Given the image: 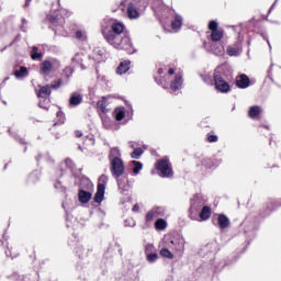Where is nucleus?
<instances>
[{
	"label": "nucleus",
	"mask_w": 281,
	"mask_h": 281,
	"mask_svg": "<svg viewBox=\"0 0 281 281\" xmlns=\"http://www.w3.org/2000/svg\"><path fill=\"white\" fill-rule=\"evenodd\" d=\"M126 31V25L124 23L115 20L109 26L101 27V34L103 38L115 47V49H128L131 47V37L124 35Z\"/></svg>",
	"instance_id": "f257e3e1"
},
{
	"label": "nucleus",
	"mask_w": 281,
	"mask_h": 281,
	"mask_svg": "<svg viewBox=\"0 0 281 281\" xmlns=\"http://www.w3.org/2000/svg\"><path fill=\"white\" fill-rule=\"evenodd\" d=\"M63 87V79H58L53 81L50 85L45 86H38V89L35 90V93L37 98L40 99H47L49 95H52V90L57 91V89H60Z\"/></svg>",
	"instance_id": "f03ea898"
},
{
	"label": "nucleus",
	"mask_w": 281,
	"mask_h": 281,
	"mask_svg": "<svg viewBox=\"0 0 281 281\" xmlns=\"http://www.w3.org/2000/svg\"><path fill=\"white\" fill-rule=\"evenodd\" d=\"M205 207V201L200 195H194L191 199V204L189 209V217L191 221L199 220V212Z\"/></svg>",
	"instance_id": "7ed1b4c3"
},
{
	"label": "nucleus",
	"mask_w": 281,
	"mask_h": 281,
	"mask_svg": "<svg viewBox=\"0 0 281 281\" xmlns=\"http://www.w3.org/2000/svg\"><path fill=\"white\" fill-rule=\"evenodd\" d=\"M144 8H146V5H144L143 0H134L130 2L126 9L127 19H131V21L139 19V16H142L139 11L144 10Z\"/></svg>",
	"instance_id": "20e7f679"
},
{
	"label": "nucleus",
	"mask_w": 281,
	"mask_h": 281,
	"mask_svg": "<svg viewBox=\"0 0 281 281\" xmlns=\"http://www.w3.org/2000/svg\"><path fill=\"white\" fill-rule=\"evenodd\" d=\"M215 89L220 91V93H229L232 91V86L229 82L223 79V74L221 69H215L213 74Z\"/></svg>",
	"instance_id": "39448f33"
},
{
	"label": "nucleus",
	"mask_w": 281,
	"mask_h": 281,
	"mask_svg": "<svg viewBox=\"0 0 281 281\" xmlns=\"http://www.w3.org/2000/svg\"><path fill=\"white\" fill-rule=\"evenodd\" d=\"M106 183H109V177L106 175L100 176L97 186V192L94 194V203H102L104 201V192L106 191Z\"/></svg>",
	"instance_id": "423d86ee"
},
{
	"label": "nucleus",
	"mask_w": 281,
	"mask_h": 281,
	"mask_svg": "<svg viewBox=\"0 0 281 281\" xmlns=\"http://www.w3.org/2000/svg\"><path fill=\"white\" fill-rule=\"evenodd\" d=\"M207 29L211 32L210 38L212 43H218L223 41V37L225 36V31L223 29H218V22L215 20H211L209 22Z\"/></svg>",
	"instance_id": "0eeeda50"
},
{
	"label": "nucleus",
	"mask_w": 281,
	"mask_h": 281,
	"mask_svg": "<svg viewBox=\"0 0 281 281\" xmlns=\"http://www.w3.org/2000/svg\"><path fill=\"white\" fill-rule=\"evenodd\" d=\"M156 170L160 172V177H172L173 171H172V164H170V160L164 158L160 159L156 162Z\"/></svg>",
	"instance_id": "6e6552de"
},
{
	"label": "nucleus",
	"mask_w": 281,
	"mask_h": 281,
	"mask_svg": "<svg viewBox=\"0 0 281 281\" xmlns=\"http://www.w3.org/2000/svg\"><path fill=\"white\" fill-rule=\"evenodd\" d=\"M111 172L116 179H120V177L124 175V161H122V158H113V160L111 161Z\"/></svg>",
	"instance_id": "1a4fd4ad"
},
{
	"label": "nucleus",
	"mask_w": 281,
	"mask_h": 281,
	"mask_svg": "<svg viewBox=\"0 0 281 281\" xmlns=\"http://www.w3.org/2000/svg\"><path fill=\"white\" fill-rule=\"evenodd\" d=\"M166 214V210L161 206H154L149 210L145 215V223L150 224L155 218H159V216H164Z\"/></svg>",
	"instance_id": "9d476101"
},
{
	"label": "nucleus",
	"mask_w": 281,
	"mask_h": 281,
	"mask_svg": "<svg viewBox=\"0 0 281 281\" xmlns=\"http://www.w3.org/2000/svg\"><path fill=\"white\" fill-rule=\"evenodd\" d=\"M168 247L176 254H183L186 251V239L183 237H175L169 241Z\"/></svg>",
	"instance_id": "9b49d317"
},
{
	"label": "nucleus",
	"mask_w": 281,
	"mask_h": 281,
	"mask_svg": "<svg viewBox=\"0 0 281 281\" xmlns=\"http://www.w3.org/2000/svg\"><path fill=\"white\" fill-rule=\"evenodd\" d=\"M0 251H4L8 258H16L19 256V252L12 251V246H10V241L5 235L0 238Z\"/></svg>",
	"instance_id": "f8f14e48"
},
{
	"label": "nucleus",
	"mask_w": 281,
	"mask_h": 281,
	"mask_svg": "<svg viewBox=\"0 0 281 281\" xmlns=\"http://www.w3.org/2000/svg\"><path fill=\"white\" fill-rule=\"evenodd\" d=\"M47 21L53 25V27H58L65 25V18L60 13H52L47 15Z\"/></svg>",
	"instance_id": "ddd939ff"
},
{
	"label": "nucleus",
	"mask_w": 281,
	"mask_h": 281,
	"mask_svg": "<svg viewBox=\"0 0 281 281\" xmlns=\"http://www.w3.org/2000/svg\"><path fill=\"white\" fill-rule=\"evenodd\" d=\"M251 85V79L245 74L236 77V87L238 89H247Z\"/></svg>",
	"instance_id": "4468645a"
},
{
	"label": "nucleus",
	"mask_w": 281,
	"mask_h": 281,
	"mask_svg": "<svg viewBox=\"0 0 281 281\" xmlns=\"http://www.w3.org/2000/svg\"><path fill=\"white\" fill-rule=\"evenodd\" d=\"M40 71L42 76H49L54 71V64L50 60H44L40 64Z\"/></svg>",
	"instance_id": "2eb2a0df"
},
{
	"label": "nucleus",
	"mask_w": 281,
	"mask_h": 281,
	"mask_svg": "<svg viewBox=\"0 0 281 281\" xmlns=\"http://www.w3.org/2000/svg\"><path fill=\"white\" fill-rule=\"evenodd\" d=\"M183 87V75L181 72L176 74L175 79L170 83L172 91H179Z\"/></svg>",
	"instance_id": "dca6fc26"
},
{
	"label": "nucleus",
	"mask_w": 281,
	"mask_h": 281,
	"mask_svg": "<svg viewBox=\"0 0 281 281\" xmlns=\"http://www.w3.org/2000/svg\"><path fill=\"white\" fill-rule=\"evenodd\" d=\"M212 217V207L204 205L201 211L198 213V220L196 221H210Z\"/></svg>",
	"instance_id": "f3484780"
},
{
	"label": "nucleus",
	"mask_w": 281,
	"mask_h": 281,
	"mask_svg": "<svg viewBox=\"0 0 281 281\" xmlns=\"http://www.w3.org/2000/svg\"><path fill=\"white\" fill-rule=\"evenodd\" d=\"M82 94L72 92L69 98V106H80L82 104Z\"/></svg>",
	"instance_id": "a211bd4d"
},
{
	"label": "nucleus",
	"mask_w": 281,
	"mask_h": 281,
	"mask_svg": "<svg viewBox=\"0 0 281 281\" xmlns=\"http://www.w3.org/2000/svg\"><path fill=\"white\" fill-rule=\"evenodd\" d=\"M93 196V193L90 191H85L83 189H80L78 192V199L79 203H89Z\"/></svg>",
	"instance_id": "6ab92c4d"
},
{
	"label": "nucleus",
	"mask_w": 281,
	"mask_h": 281,
	"mask_svg": "<svg viewBox=\"0 0 281 281\" xmlns=\"http://www.w3.org/2000/svg\"><path fill=\"white\" fill-rule=\"evenodd\" d=\"M183 26V18L179 14H176L173 20L171 21V29L173 32H179Z\"/></svg>",
	"instance_id": "aec40b11"
},
{
	"label": "nucleus",
	"mask_w": 281,
	"mask_h": 281,
	"mask_svg": "<svg viewBox=\"0 0 281 281\" xmlns=\"http://www.w3.org/2000/svg\"><path fill=\"white\" fill-rule=\"evenodd\" d=\"M261 113L262 108H260V105H252L249 108L248 116L250 117V120H257V117H259Z\"/></svg>",
	"instance_id": "412c9836"
},
{
	"label": "nucleus",
	"mask_w": 281,
	"mask_h": 281,
	"mask_svg": "<svg viewBox=\"0 0 281 281\" xmlns=\"http://www.w3.org/2000/svg\"><path fill=\"white\" fill-rule=\"evenodd\" d=\"M217 224L220 229H227V227H229V217L225 214H220L217 216Z\"/></svg>",
	"instance_id": "4be33fe9"
},
{
	"label": "nucleus",
	"mask_w": 281,
	"mask_h": 281,
	"mask_svg": "<svg viewBox=\"0 0 281 281\" xmlns=\"http://www.w3.org/2000/svg\"><path fill=\"white\" fill-rule=\"evenodd\" d=\"M203 45L205 49H211L215 56H223V53L225 52V48L216 47V45H210L207 42H204Z\"/></svg>",
	"instance_id": "5701e85b"
},
{
	"label": "nucleus",
	"mask_w": 281,
	"mask_h": 281,
	"mask_svg": "<svg viewBox=\"0 0 281 281\" xmlns=\"http://www.w3.org/2000/svg\"><path fill=\"white\" fill-rule=\"evenodd\" d=\"M128 69H131V60L121 61L116 68V74H119V76H123V74H126Z\"/></svg>",
	"instance_id": "b1692460"
},
{
	"label": "nucleus",
	"mask_w": 281,
	"mask_h": 281,
	"mask_svg": "<svg viewBox=\"0 0 281 281\" xmlns=\"http://www.w3.org/2000/svg\"><path fill=\"white\" fill-rule=\"evenodd\" d=\"M56 117H57V122H55L53 124V128L49 130V131H52V133H54V131L57 126H63V124H65V113L63 111H58L56 113Z\"/></svg>",
	"instance_id": "393cba45"
},
{
	"label": "nucleus",
	"mask_w": 281,
	"mask_h": 281,
	"mask_svg": "<svg viewBox=\"0 0 281 281\" xmlns=\"http://www.w3.org/2000/svg\"><path fill=\"white\" fill-rule=\"evenodd\" d=\"M106 106H109V101L105 97H102V99L97 102V109H99L101 113H109Z\"/></svg>",
	"instance_id": "a878e982"
},
{
	"label": "nucleus",
	"mask_w": 281,
	"mask_h": 281,
	"mask_svg": "<svg viewBox=\"0 0 281 281\" xmlns=\"http://www.w3.org/2000/svg\"><path fill=\"white\" fill-rule=\"evenodd\" d=\"M166 227H168V222H166V220H164V218H158V220H156V222H155V228H156L158 232H164V229H166Z\"/></svg>",
	"instance_id": "bb28decb"
},
{
	"label": "nucleus",
	"mask_w": 281,
	"mask_h": 281,
	"mask_svg": "<svg viewBox=\"0 0 281 281\" xmlns=\"http://www.w3.org/2000/svg\"><path fill=\"white\" fill-rule=\"evenodd\" d=\"M32 60H43V53H38V47L33 46L31 52Z\"/></svg>",
	"instance_id": "cd10ccee"
},
{
	"label": "nucleus",
	"mask_w": 281,
	"mask_h": 281,
	"mask_svg": "<svg viewBox=\"0 0 281 281\" xmlns=\"http://www.w3.org/2000/svg\"><path fill=\"white\" fill-rule=\"evenodd\" d=\"M159 255L168 260H172L175 258V255L168 248H161Z\"/></svg>",
	"instance_id": "c85d7f7f"
},
{
	"label": "nucleus",
	"mask_w": 281,
	"mask_h": 281,
	"mask_svg": "<svg viewBox=\"0 0 281 281\" xmlns=\"http://www.w3.org/2000/svg\"><path fill=\"white\" fill-rule=\"evenodd\" d=\"M114 115H115L116 122H122V120L126 117V112L124 111V109H116L114 111Z\"/></svg>",
	"instance_id": "c756f323"
},
{
	"label": "nucleus",
	"mask_w": 281,
	"mask_h": 281,
	"mask_svg": "<svg viewBox=\"0 0 281 281\" xmlns=\"http://www.w3.org/2000/svg\"><path fill=\"white\" fill-rule=\"evenodd\" d=\"M131 165L134 166L133 167L134 175H139V171L142 170V168H144V165H142L140 161L132 160Z\"/></svg>",
	"instance_id": "7c9ffc66"
},
{
	"label": "nucleus",
	"mask_w": 281,
	"mask_h": 281,
	"mask_svg": "<svg viewBox=\"0 0 281 281\" xmlns=\"http://www.w3.org/2000/svg\"><path fill=\"white\" fill-rule=\"evenodd\" d=\"M15 78H24V76H27V67L21 66L19 70L14 71Z\"/></svg>",
	"instance_id": "2f4dec72"
},
{
	"label": "nucleus",
	"mask_w": 281,
	"mask_h": 281,
	"mask_svg": "<svg viewBox=\"0 0 281 281\" xmlns=\"http://www.w3.org/2000/svg\"><path fill=\"white\" fill-rule=\"evenodd\" d=\"M142 155H144V149L142 148H135L132 153H131V157L132 159H139V157H142Z\"/></svg>",
	"instance_id": "473e14b6"
},
{
	"label": "nucleus",
	"mask_w": 281,
	"mask_h": 281,
	"mask_svg": "<svg viewBox=\"0 0 281 281\" xmlns=\"http://www.w3.org/2000/svg\"><path fill=\"white\" fill-rule=\"evenodd\" d=\"M201 164L206 169L214 167V160L212 158H204V159H202Z\"/></svg>",
	"instance_id": "72a5a7b5"
},
{
	"label": "nucleus",
	"mask_w": 281,
	"mask_h": 281,
	"mask_svg": "<svg viewBox=\"0 0 281 281\" xmlns=\"http://www.w3.org/2000/svg\"><path fill=\"white\" fill-rule=\"evenodd\" d=\"M40 109H44V111H49V100L47 99H41L38 101Z\"/></svg>",
	"instance_id": "f704fd0d"
},
{
	"label": "nucleus",
	"mask_w": 281,
	"mask_h": 281,
	"mask_svg": "<svg viewBox=\"0 0 281 281\" xmlns=\"http://www.w3.org/2000/svg\"><path fill=\"white\" fill-rule=\"evenodd\" d=\"M206 140L209 144H216V142H218V136L214 135V132H211L206 135Z\"/></svg>",
	"instance_id": "c9c22d12"
},
{
	"label": "nucleus",
	"mask_w": 281,
	"mask_h": 281,
	"mask_svg": "<svg viewBox=\"0 0 281 281\" xmlns=\"http://www.w3.org/2000/svg\"><path fill=\"white\" fill-rule=\"evenodd\" d=\"M147 262H157L159 260V255L157 252H150L146 255Z\"/></svg>",
	"instance_id": "e433bc0d"
},
{
	"label": "nucleus",
	"mask_w": 281,
	"mask_h": 281,
	"mask_svg": "<svg viewBox=\"0 0 281 281\" xmlns=\"http://www.w3.org/2000/svg\"><path fill=\"white\" fill-rule=\"evenodd\" d=\"M75 38H77V41H87V35L82 31H76Z\"/></svg>",
	"instance_id": "4c0bfd02"
},
{
	"label": "nucleus",
	"mask_w": 281,
	"mask_h": 281,
	"mask_svg": "<svg viewBox=\"0 0 281 281\" xmlns=\"http://www.w3.org/2000/svg\"><path fill=\"white\" fill-rule=\"evenodd\" d=\"M226 53L228 56H238V48L234 46H228Z\"/></svg>",
	"instance_id": "58836bf2"
},
{
	"label": "nucleus",
	"mask_w": 281,
	"mask_h": 281,
	"mask_svg": "<svg viewBox=\"0 0 281 281\" xmlns=\"http://www.w3.org/2000/svg\"><path fill=\"white\" fill-rule=\"evenodd\" d=\"M126 183H128L127 177L124 178V181L122 179L117 180L119 188H122L123 190H124V188H126Z\"/></svg>",
	"instance_id": "ea45409f"
},
{
	"label": "nucleus",
	"mask_w": 281,
	"mask_h": 281,
	"mask_svg": "<svg viewBox=\"0 0 281 281\" xmlns=\"http://www.w3.org/2000/svg\"><path fill=\"white\" fill-rule=\"evenodd\" d=\"M153 251H155V246L153 244H148L145 247V255L148 256V254H153Z\"/></svg>",
	"instance_id": "a19ab883"
},
{
	"label": "nucleus",
	"mask_w": 281,
	"mask_h": 281,
	"mask_svg": "<svg viewBox=\"0 0 281 281\" xmlns=\"http://www.w3.org/2000/svg\"><path fill=\"white\" fill-rule=\"evenodd\" d=\"M38 181V176L36 173H31L29 176V183H36Z\"/></svg>",
	"instance_id": "79ce46f5"
},
{
	"label": "nucleus",
	"mask_w": 281,
	"mask_h": 281,
	"mask_svg": "<svg viewBox=\"0 0 281 281\" xmlns=\"http://www.w3.org/2000/svg\"><path fill=\"white\" fill-rule=\"evenodd\" d=\"M81 60H82V55H80V53H77L72 58V63H79L82 67V63H80Z\"/></svg>",
	"instance_id": "37998d69"
},
{
	"label": "nucleus",
	"mask_w": 281,
	"mask_h": 281,
	"mask_svg": "<svg viewBox=\"0 0 281 281\" xmlns=\"http://www.w3.org/2000/svg\"><path fill=\"white\" fill-rule=\"evenodd\" d=\"M132 212H134L135 214H137V212H139V204L138 203L134 204V206L132 207Z\"/></svg>",
	"instance_id": "c03bdc74"
},
{
	"label": "nucleus",
	"mask_w": 281,
	"mask_h": 281,
	"mask_svg": "<svg viewBox=\"0 0 281 281\" xmlns=\"http://www.w3.org/2000/svg\"><path fill=\"white\" fill-rule=\"evenodd\" d=\"M75 137H77V138L82 137V131H76L75 132Z\"/></svg>",
	"instance_id": "a18cd8bd"
},
{
	"label": "nucleus",
	"mask_w": 281,
	"mask_h": 281,
	"mask_svg": "<svg viewBox=\"0 0 281 281\" xmlns=\"http://www.w3.org/2000/svg\"><path fill=\"white\" fill-rule=\"evenodd\" d=\"M167 74L168 76H175V68H169Z\"/></svg>",
	"instance_id": "49530a36"
},
{
	"label": "nucleus",
	"mask_w": 281,
	"mask_h": 281,
	"mask_svg": "<svg viewBox=\"0 0 281 281\" xmlns=\"http://www.w3.org/2000/svg\"><path fill=\"white\" fill-rule=\"evenodd\" d=\"M32 0H26V2H25V4H24V8H30V2H31Z\"/></svg>",
	"instance_id": "de8ad7c7"
},
{
	"label": "nucleus",
	"mask_w": 281,
	"mask_h": 281,
	"mask_svg": "<svg viewBox=\"0 0 281 281\" xmlns=\"http://www.w3.org/2000/svg\"><path fill=\"white\" fill-rule=\"evenodd\" d=\"M88 187H89L90 190H93V183H91V182L88 183Z\"/></svg>",
	"instance_id": "09e8293b"
},
{
	"label": "nucleus",
	"mask_w": 281,
	"mask_h": 281,
	"mask_svg": "<svg viewBox=\"0 0 281 281\" xmlns=\"http://www.w3.org/2000/svg\"><path fill=\"white\" fill-rule=\"evenodd\" d=\"M55 137L58 139V135H60L59 133H54Z\"/></svg>",
	"instance_id": "8fccbe9b"
},
{
	"label": "nucleus",
	"mask_w": 281,
	"mask_h": 281,
	"mask_svg": "<svg viewBox=\"0 0 281 281\" xmlns=\"http://www.w3.org/2000/svg\"><path fill=\"white\" fill-rule=\"evenodd\" d=\"M8 133H12V130L9 128V130H8Z\"/></svg>",
	"instance_id": "3c124183"
},
{
	"label": "nucleus",
	"mask_w": 281,
	"mask_h": 281,
	"mask_svg": "<svg viewBox=\"0 0 281 281\" xmlns=\"http://www.w3.org/2000/svg\"><path fill=\"white\" fill-rule=\"evenodd\" d=\"M158 74H161V69L158 70Z\"/></svg>",
	"instance_id": "603ef678"
}]
</instances>
